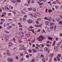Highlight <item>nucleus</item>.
I'll use <instances>...</instances> for the list:
<instances>
[{
  "label": "nucleus",
  "instance_id": "nucleus-1",
  "mask_svg": "<svg viewBox=\"0 0 62 62\" xmlns=\"http://www.w3.org/2000/svg\"><path fill=\"white\" fill-rule=\"evenodd\" d=\"M45 39V37L42 35H40L39 37H38L37 38V40L39 41H41L43 39Z\"/></svg>",
  "mask_w": 62,
  "mask_h": 62
},
{
  "label": "nucleus",
  "instance_id": "nucleus-2",
  "mask_svg": "<svg viewBox=\"0 0 62 62\" xmlns=\"http://www.w3.org/2000/svg\"><path fill=\"white\" fill-rule=\"evenodd\" d=\"M7 60L8 62H12L13 61V59L12 58H8Z\"/></svg>",
  "mask_w": 62,
  "mask_h": 62
},
{
  "label": "nucleus",
  "instance_id": "nucleus-3",
  "mask_svg": "<svg viewBox=\"0 0 62 62\" xmlns=\"http://www.w3.org/2000/svg\"><path fill=\"white\" fill-rule=\"evenodd\" d=\"M27 21V22L28 23H32V21L31 20H30V19H29Z\"/></svg>",
  "mask_w": 62,
  "mask_h": 62
},
{
  "label": "nucleus",
  "instance_id": "nucleus-4",
  "mask_svg": "<svg viewBox=\"0 0 62 62\" xmlns=\"http://www.w3.org/2000/svg\"><path fill=\"white\" fill-rule=\"evenodd\" d=\"M11 2H12V3H17V0H12Z\"/></svg>",
  "mask_w": 62,
  "mask_h": 62
},
{
  "label": "nucleus",
  "instance_id": "nucleus-5",
  "mask_svg": "<svg viewBox=\"0 0 62 62\" xmlns=\"http://www.w3.org/2000/svg\"><path fill=\"white\" fill-rule=\"evenodd\" d=\"M6 15V13L5 12H4L3 13V15L1 16V17H3V16H4V15Z\"/></svg>",
  "mask_w": 62,
  "mask_h": 62
},
{
  "label": "nucleus",
  "instance_id": "nucleus-6",
  "mask_svg": "<svg viewBox=\"0 0 62 62\" xmlns=\"http://www.w3.org/2000/svg\"><path fill=\"white\" fill-rule=\"evenodd\" d=\"M49 39H51V40H52V39H52V38H51V37L50 36H48L47 37Z\"/></svg>",
  "mask_w": 62,
  "mask_h": 62
},
{
  "label": "nucleus",
  "instance_id": "nucleus-7",
  "mask_svg": "<svg viewBox=\"0 0 62 62\" xmlns=\"http://www.w3.org/2000/svg\"><path fill=\"white\" fill-rule=\"evenodd\" d=\"M35 15L36 16H39V15H40V14L39 13H38L36 12L35 13Z\"/></svg>",
  "mask_w": 62,
  "mask_h": 62
},
{
  "label": "nucleus",
  "instance_id": "nucleus-8",
  "mask_svg": "<svg viewBox=\"0 0 62 62\" xmlns=\"http://www.w3.org/2000/svg\"><path fill=\"white\" fill-rule=\"evenodd\" d=\"M45 23L46 25H48V24H49V22H48L47 21H46L45 22Z\"/></svg>",
  "mask_w": 62,
  "mask_h": 62
},
{
  "label": "nucleus",
  "instance_id": "nucleus-9",
  "mask_svg": "<svg viewBox=\"0 0 62 62\" xmlns=\"http://www.w3.org/2000/svg\"><path fill=\"white\" fill-rule=\"evenodd\" d=\"M32 10L34 12H36V11L37 10L35 8H33Z\"/></svg>",
  "mask_w": 62,
  "mask_h": 62
},
{
  "label": "nucleus",
  "instance_id": "nucleus-10",
  "mask_svg": "<svg viewBox=\"0 0 62 62\" xmlns=\"http://www.w3.org/2000/svg\"><path fill=\"white\" fill-rule=\"evenodd\" d=\"M54 55V54H53V53H51L50 54V57H52V56Z\"/></svg>",
  "mask_w": 62,
  "mask_h": 62
},
{
  "label": "nucleus",
  "instance_id": "nucleus-11",
  "mask_svg": "<svg viewBox=\"0 0 62 62\" xmlns=\"http://www.w3.org/2000/svg\"><path fill=\"white\" fill-rule=\"evenodd\" d=\"M26 36V37H28L30 36V35L29 34L26 33L25 34Z\"/></svg>",
  "mask_w": 62,
  "mask_h": 62
},
{
  "label": "nucleus",
  "instance_id": "nucleus-12",
  "mask_svg": "<svg viewBox=\"0 0 62 62\" xmlns=\"http://www.w3.org/2000/svg\"><path fill=\"white\" fill-rule=\"evenodd\" d=\"M59 24L62 25V21H61L59 22L58 23Z\"/></svg>",
  "mask_w": 62,
  "mask_h": 62
},
{
  "label": "nucleus",
  "instance_id": "nucleus-13",
  "mask_svg": "<svg viewBox=\"0 0 62 62\" xmlns=\"http://www.w3.org/2000/svg\"><path fill=\"white\" fill-rule=\"evenodd\" d=\"M52 19L51 18H49L48 19H47L48 21H52Z\"/></svg>",
  "mask_w": 62,
  "mask_h": 62
},
{
  "label": "nucleus",
  "instance_id": "nucleus-14",
  "mask_svg": "<svg viewBox=\"0 0 62 62\" xmlns=\"http://www.w3.org/2000/svg\"><path fill=\"white\" fill-rule=\"evenodd\" d=\"M50 29H51V30H53V29H54V26H51L50 27Z\"/></svg>",
  "mask_w": 62,
  "mask_h": 62
},
{
  "label": "nucleus",
  "instance_id": "nucleus-15",
  "mask_svg": "<svg viewBox=\"0 0 62 62\" xmlns=\"http://www.w3.org/2000/svg\"><path fill=\"white\" fill-rule=\"evenodd\" d=\"M32 51L34 53H37V51L35 49H32Z\"/></svg>",
  "mask_w": 62,
  "mask_h": 62
},
{
  "label": "nucleus",
  "instance_id": "nucleus-16",
  "mask_svg": "<svg viewBox=\"0 0 62 62\" xmlns=\"http://www.w3.org/2000/svg\"><path fill=\"white\" fill-rule=\"evenodd\" d=\"M35 49H36V50H37V51H38V50H39V47H38L36 46L35 47Z\"/></svg>",
  "mask_w": 62,
  "mask_h": 62
},
{
  "label": "nucleus",
  "instance_id": "nucleus-17",
  "mask_svg": "<svg viewBox=\"0 0 62 62\" xmlns=\"http://www.w3.org/2000/svg\"><path fill=\"white\" fill-rule=\"evenodd\" d=\"M23 21L24 22H25L26 21V19L25 18H23Z\"/></svg>",
  "mask_w": 62,
  "mask_h": 62
},
{
  "label": "nucleus",
  "instance_id": "nucleus-18",
  "mask_svg": "<svg viewBox=\"0 0 62 62\" xmlns=\"http://www.w3.org/2000/svg\"><path fill=\"white\" fill-rule=\"evenodd\" d=\"M44 49L46 51H48V50L47 47H46Z\"/></svg>",
  "mask_w": 62,
  "mask_h": 62
},
{
  "label": "nucleus",
  "instance_id": "nucleus-19",
  "mask_svg": "<svg viewBox=\"0 0 62 62\" xmlns=\"http://www.w3.org/2000/svg\"><path fill=\"white\" fill-rule=\"evenodd\" d=\"M48 11L50 13L52 12V10L49 9L48 10Z\"/></svg>",
  "mask_w": 62,
  "mask_h": 62
},
{
  "label": "nucleus",
  "instance_id": "nucleus-20",
  "mask_svg": "<svg viewBox=\"0 0 62 62\" xmlns=\"http://www.w3.org/2000/svg\"><path fill=\"white\" fill-rule=\"evenodd\" d=\"M1 21L2 22H5V19H1Z\"/></svg>",
  "mask_w": 62,
  "mask_h": 62
},
{
  "label": "nucleus",
  "instance_id": "nucleus-21",
  "mask_svg": "<svg viewBox=\"0 0 62 62\" xmlns=\"http://www.w3.org/2000/svg\"><path fill=\"white\" fill-rule=\"evenodd\" d=\"M9 8L10 9H12L13 8V7L12 6H9Z\"/></svg>",
  "mask_w": 62,
  "mask_h": 62
},
{
  "label": "nucleus",
  "instance_id": "nucleus-22",
  "mask_svg": "<svg viewBox=\"0 0 62 62\" xmlns=\"http://www.w3.org/2000/svg\"><path fill=\"white\" fill-rule=\"evenodd\" d=\"M28 10H32V8H29L28 9Z\"/></svg>",
  "mask_w": 62,
  "mask_h": 62
},
{
  "label": "nucleus",
  "instance_id": "nucleus-23",
  "mask_svg": "<svg viewBox=\"0 0 62 62\" xmlns=\"http://www.w3.org/2000/svg\"><path fill=\"white\" fill-rule=\"evenodd\" d=\"M56 20L58 22H59V21H60V19H59V18H57Z\"/></svg>",
  "mask_w": 62,
  "mask_h": 62
},
{
  "label": "nucleus",
  "instance_id": "nucleus-24",
  "mask_svg": "<svg viewBox=\"0 0 62 62\" xmlns=\"http://www.w3.org/2000/svg\"><path fill=\"white\" fill-rule=\"evenodd\" d=\"M5 8L6 9H8V10H9V8L8 7H5Z\"/></svg>",
  "mask_w": 62,
  "mask_h": 62
},
{
  "label": "nucleus",
  "instance_id": "nucleus-25",
  "mask_svg": "<svg viewBox=\"0 0 62 62\" xmlns=\"http://www.w3.org/2000/svg\"><path fill=\"white\" fill-rule=\"evenodd\" d=\"M40 56L39 54H38L37 55V58H39V57H40Z\"/></svg>",
  "mask_w": 62,
  "mask_h": 62
},
{
  "label": "nucleus",
  "instance_id": "nucleus-26",
  "mask_svg": "<svg viewBox=\"0 0 62 62\" xmlns=\"http://www.w3.org/2000/svg\"><path fill=\"white\" fill-rule=\"evenodd\" d=\"M57 59L58 61H60V59L58 57V56H57Z\"/></svg>",
  "mask_w": 62,
  "mask_h": 62
},
{
  "label": "nucleus",
  "instance_id": "nucleus-27",
  "mask_svg": "<svg viewBox=\"0 0 62 62\" xmlns=\"http://www.w3.org/2000/svg\"><path fill=\"white\" fill-rule=\"evenodd\" d=\"M25 37L24 36H23V35H22L21 37V38L22 39H25Z\"/></svg>",
  "mask_w": 62,
  "mask_h": 62
},
{
  "label": "nucleus",
  "instance_id": "nucleus-28",
  "mask_svg": "<svg viewBox=\"0 0 62 62\" xmlns=\"http://www.w3.org/2000/svg\"><path fill=\"white\" fill-rule=\"evenodd\" d=\"M40 46H41L42 47H44V45H42L41 44L40 45Z\"/></svg>",
  "mask_w": 62,
  "mask_h": 62
},
{
  "label": "nucleus",
  "instance_id": "nucleus-29",
  "mask_svg": "<svg viewBox=\"0 0 62 62\" xmlns=\"http://www.w3.org/2000/svg\"><path fill=\"white\" fill-rule=\"evenodd\" d=\"M21 34H20V33H17L16 34V35L17 36H18V35H20Z\"/></svg>",
  "mask_w": 62,
  "mask_h": 62
},
{
  "label": "nucleus",
  "instance_id": "nucleus-30",
  "mask_svg": "<svg viewBox=\"0 0 62 62\" xmlns=\"http://www.w3.org/2000/svg\"><path fill=\"white\" fill-rule=\"evenodd\" d=\"M53 24H54V23H50V26H52V25H53Z\"/></svg>",
  "mask_w": 62,
  "mask_h": 62
},
{
  "label": "nucleus",
  "instance_id": "nucleus-31",
  "mask_svg": "<svg viewBox=\"0 0 62 62\" xmlns=\"http://www.w3.org/2000/svg\"><path fill=\"white\" fill-rule=\"evenodd\" d=\"M42 62H44L45 61V59L44 58H43L42 59Z\"/></svg>",
  "mask_w": 62,
  "mask_h": 62
},
{
  "label": "nucleus",
  "instance_id": "nucleus-32",
  "mask_svg": "<svg viewBox=\"0 0 62 62\" xmlns=\"http://www.w3.org/2000/svg\"><path fill=\"white\" fill-rule=\"evenodd\" d=\"M31 3L32 4H33V3H35V1H34V0H32L31 2Z\"/></svg>",
  "mask_w": 62,
  "mask_h": 62
},
{
  "label": "nucleus",
  "instance_id": "nucleus-33",
  "mask_svg": "<svg viewBox=\"0 0 62 62\" xmlns=\"http://www.w3.org/2000/svg\"><path fill=\"white\" fill-rule=\"evenodd\" d=\"M11 25L13 26H15V24H13Z\"/></svg>",
  "mask_w": 62,
  "mask_h": 62
},
{
  "label": "nucleus",
  "instance_id": "nucleus-34",
  "mask_svg": "<svg viewBox=\"0 0 62 62\" xmlns=\"http://www.w3.org/2000/svg\"><path fill=\"white\" fill-rule=\"evenodd\" d=\"M5 39L6 40V42H8V39Z\"/></svg>",
  "mask_w": 62,
  "mask_h": 62
},
{
  "label": "nucleus",
  "instance_id": "nucleus-35",
  "mask_svg": "<svg viewBox=\"0 0 62 62\" xmlns=\"http://www.w3.org/2000/svg\"><path fill=\"white\" fill-rule=\"evenodd\" d=\"M8 16H11V13H9L8 14Z\"/></svg>",
  "mask_w": 62,
  "mask_h": 62
},
{
  "label": "nucleus",
  "instance_id": "nucleus-36",
  "mask_svg": "<svg viewBox=\"0 0 62 62\" xmlns=\"http://www.w3.org/2000/svg\"><path fill=\"white\" fill-rule=\"evenodd\" d=\"M53 4H56V3H57V2L55 1H54V2H53Z\"/></svg>",
  "mask_w": 62,
  "mask_h": 62
},
{
  "label": "nucleus",
  "instance_id": "nucleus-37",
  "mask_svg": "<svg viewBox=\"0 0 62 62\" xmlns=\"http://www.w3.org/2000/svg\"><path fill=\"white\" fill-rule=\"evenodd\" d=\"M29 53H31V52H32V51L31 50V49H30L29 50Z\"/></svg>",
  "mask_w": 62,
  "mask_h": 62
},
{
  "label": "nucleus",
  "instance_id": "nucleus-38",
  "mask_svg": "<svg viewBox=\"0 0 62 62\" xmlns=\"http://www.w3.org/2000/svg\"><path fill=\"white\" fill-rule=\"evenodd\" d=\"M17 2H19V3H20L21 2V0H17Z\"/></svg>",
  "mask_w": 62,
  "mask_h": 62
},
{
  "label": "nucleus",
  "instance_id": "nucleus-39",
  "mask_svg": "<svg viewBox=\"0 0 62 62\" xmlns=\"http://www.w3.org/2000/svg\"><path fill=\"white\" fill-rule=\"evenodd\" d=\"M34 59H33L31 61V62H34Z\"/></svg>",
  "mask_w": 62,
  "mask_h": 62
},
{
  "label": "nucleus",
  "instance_id": "nucleus-40",
  "mask_svg": "<svg viewBox=\"0 0 62 62\" xmlns=\"http://www.w3.org/2000/svg\"><path fill=\"white\" fill-rule=\"evenodd\" d=\"M24 6H28L29 5L28 4L26 3L24 4Z\"/></svg>",
  "mask_w": 62,
  "mask_h": 62
},
{
  "label": "nucleus",
  "instance_id": "nucleus-41",
  "mask_svg": "<svg viewBox=\"0 0 62 62\" xmlns=\"http://www.w3.org/2000/svg\"><path fill=\"white\" fill-rule=\"evenodd\" d=\"M30 16H31V17H33V14H30Z\"/></svg>",
  "mask_w": 62,
  "mask_h": 62
},
{
  "label": "nucleus",
  "instance_id": "nucleus-42",
  "mask_svg": "<svg viewBox=\"0 0 62 62\" xmlns=\"http://www.w3.org/2000/svg\"><path fill=\"white\" fill-rule=\"evenodd\" d=\"M28 4H30V0H28Z\"/></svg>",
  "mask_w": 62,
  "mask_h": 62
},
{
  "label": "nucleus",
  "instance_id": "nucleus-43",
  "mask_svg": "<svg viewBox=\"0 0 62 62\" xmlns=\"http://www.w3.org/2000/svg\"><path fill=\"white\" fill-rule=\"evenodd\" d=\"M32 47H35V45L34 44H33L32 46Z\"/></svg>",
  "mask_w": 62,
  "mask_h": 62
},
{
  "label": "nucleus",
  "instance_id": "nucleus-44",
  "mask_svg": "<svg viewBox=\"0 0 62 62\" xmlns=\"http://www.w3.org/2000/svg\"><path fill=\"white\" fill-rule=\"evenodd\" d=\"M23 54L22 53H21L20 54V56H23Z\"/></svg>",
  "mask_w": 62,
  "mask_h": 62
},
{
  "label": "nucleus",
  "instance_id": "nucleus-45",
  "mask_svg": "<svg viewBox=\"0 0 62 62\" xmlns=\"http://www.w3.org/2000/svg\"><path fill=\"white\" fill-rule=\"evenodd\" d=\"M36 46H38V47H40V46H39V45L36 44Z\"/></svg>",
  "mask_w": 62,
  "mask_h": 62
},
{
  "label": "nucleus",
  "instance_id": "nucleus-46",
  "mask_svg": "<svg viewBox=\"0 0 62 62\" xmlns=\"http://www.w3.org/2000/svg\"><path fill=\"white\" fill-rule=\"evenodd\" d=\"M20 49L21 50H23V48L22 47H20Z\"/></svg>",
  "mask_w": 62,
  "mask_h": 62
},
{
  "label": "nucleus",
  "instance_id": "nucleus-47",
  "mask_svg": "<svg viewBox=\"0 0 62 62\" xmlns=\"http://www.w3.org/2000/svg\"><path fill=\"white\" fill-rule=\"evenodd\" d=\"M41 30L40 29H39L38 30V31H37V32H39Z\"/></svg>",
  "mask_w": 62,
  "mask_h": 62
},
{
  "label": "nucleus",
  "instance_id": "nucleus-48",
  "mask_svg": "<svg viewBox=\"0 0 62 62\" xmlns=\"http://www.w3.org/2000/svg\"><path fill=\"white\" fill-rule=\"evenodd\" d=\"M47 10H48V9H46L45 10V12L46 13H47Z\"/></svg>",
  "mask_w": 62,
  "mask_h": 62
},
{
  "label": "nucleus",
  "instance_id": "nucleus-49",
  "mask_svg": "<svg viewBox=\"0 0 62 62\" xmlns=\"http://www.w3.org/2000/svg\"><path fill=\"white\" fill-rule=\"evenodd\" d=\"M8 38H9V36H7V37H6L5 39H8Z\"/></svg>",
  "mask_w": 62,
  "mask_h": 62
},
{
  "label": "nucleus",
  "instance_id": "nucleus-50",
  "mask_svg": "<svg viewBox=\"0 0 62 62\" xmlns=\"http://www.w3.org/2000/svg\"><path fill=\"white\" fill-rule=\"evenodd\" d=\"M47 18H47V17H45L44 19H45V20H47Z\"/></svg>",
  "mask_w": 62,
  "mask_h": 62
},
{
  "label": "nucleus",
  "instance_id": "nucleus-51",
  "mask_svg": "<svg viewBox=\"0 0 62 62\" xmlns=\"http://www.w3.org/2000/svg\"><path fill=\"white\" fill-rule=\"evenodd\" d=\"M12 19H8V21H12Z\"/></svg>",
  "mask_w": 62,
  "mask_h": 62
},
{
  "label": "nucleus",
  "instance_id": "nucleus-52",
  "mask_svg": "<svg viewBox=\"0 0 62 62\" xmlns=\"http://www.w3.org/2000/svg\"><path fill=\"white\" fill-rule=\"evenodd\" d=\"M54 60L55 61H56L57 60V59L55 58H54Z\"/></svg>",
  "mask_w": 62,
  "mask_h": 62
},
{
  "label": "nucleus",
  "instance_id": "nucleus-53",
  "mask_svg": "<svg viewBox=\"0 0 62 62\" xmlns=\"http://www.w3.org/2000/svg\"><path fill=\"white\" fill-rule=\"evenodd\" d=\"M46 46H48V47H49V46H50V45L47 44Z\"/></svg>",
  "mask_w": 62,
  "mask_h": 62
},
{
  "label": "nucleus",
  "instance_id": "nucleus-54",
  "mask_svg": "<svg viewBox=\"0 0 62 62\" xmlns=\"http://www.w3.org/2000/svg\"><path fill=\"white\" fill-rule=\"evenodd\" d=\"M43 4V3H39V5H42Z\"/></svg>",
  "mask_w": 62,
  "mask_h": 62
},
{
  "label": "nucleus",
  "instance_id": "nucleus-55",
  "mask_svg": "<svg viewBox=\"0 0 62 62\" xmlns=\"http://www.w3.org/2000/svg\"><path fill=\"white\" fill-rule=\"evenodd\" d=\"M26 57H27V58H28V57H29V56H28V55H27L26 56Z\"/></svg>",
  "mask_w": 62,
  "mask_h": 62
},
{
  "label": "nucleus",
  "instance_id": "nucleus-56",
  "mask_svg": "<svg viewBox=\"0 0 62 62\" xmlns=\"http://www.w3.org/2000/svg\"><path fill=\"white\" fill-rule=\"evenodd\" d=\"M46 2V0H44L43 1V3H45Z\"/></svg>",
  "mask_w": 62,
  "mask_h": 62
},
{
  "label": "nucleus",
  "instance_id": "nucleus-57",
  "mask_svg": "<svg viewBox=\"0 0 62 62\" xmlns=\"http://www.w3.org/2000/svg\"><path fill=\"white\" fill-rule=\"evenodd\" d=\"M39 21H36V23H37V24H39V22H38Z\"/></svg>",
  "mask_w": 62,
  "mask_h": 62
},
{
  "label": "nucleus",
  "instance_id": "nucleus-58",
  "mask_svg": "<svg viewBox=\"0 0 62 62\" xmlns=\"http://www.w3.org/2000/svg\"><path fill=\"white\" fill-rule=\"evenodd\" d=\"M19 30L20 31H22V30H23V29H22L21 28H20L19 29Z\"/></svg>",
  "mask_w": 62,
  "mask_h": 62
},
{
  "label": "nucleus",
  "instance_id": "nucleus-59",
  "mask_svg": "<svg viewBox=\"0 0 62 62\" xmlns=\"http://www.w3.org/2000/svg\"><path fill=\"white\" fill-rule=\"evenodd\" d=\"M13 40H14V41H15V40H16L15 39V38L14 37L13 38Z\"/></svg>",
  "mask_w": 62,
  "mask_h": 62
},
{
  "label": "nucleus",
  "instance_id": "nucleus-60",
  "mask_svg": "<svg viewBox=\"0 0 62 62\" xmlns=\"http://www.w3.org/2000/svg\"><path fill=\"white\" fill-rule=\"evenodd\" d=\"M24 40H25V41H26V40H27V38H25L24 39Z\"/></svg>",
  "mask_w": 62,
  "mask_h": 62
},
{
  "label": "nucleus",
  "instance_id": "nucleus-61",
  "mask_svg": "<svg viewBox=\"0 0 62 62\" xmlns=\"http://www.w3.org/2000/svg\"><path fill=\"white\" fill-rule=\"evenodd\" d=\"M56 26H55V27H54V29L55 30L56 29Z\"/></svg>",
  "mask_w": 62,
  "mask_h": 62
},
{
  "label": "nucleus",
  "instance_id": "nucleus-62",
  "mask_svg": "<svg viewBox=\"0 0 62 62\" xmlns=\"http://www.w3.org/2000/svg\"><path fill=\"white\" fill-rule=\"evenodd\" d=\"M39 26V27H41V24H40Z\"/></svg>",
  "mask_w": 62,
  "mask_h": 62
},
{
  "label": "nucleus",
  "instance_id": "nucleus-63",
  "mask_svg": "<svg viewBox=\"0 0 62 62\" xmlns=\"http://www.w3.org/2000/svg\"><path fill=\"white\" fill-rule=\"evenodd\" d=\"M58 38H57L56 39V40H58Z\"/></svg>",
  "mask_w": 62,
  "mask_h": 62
},
{
  "label": "nucleus",
  "instance_id": "nucleus-64",
  "mask_svg": "<svg viewBox=\"0 0 62 62\" xmlns=\"http://www.w3.org/2000/svg\"><path fill=\"white\" fill-rule=\"evenodd\" d=\"M60 9H62V6H61V7H60Z\"/></svg>",
  "mask_w": 62,
  "mask_h": 62
}]
</instances>
